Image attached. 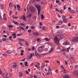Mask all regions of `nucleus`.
Returning <instances> with one entry per match:
<instances>
[{
  "instance_id": "774afa93",
  "label": "nucleus",
  "mask_w": 78,
  "mask_h": 78,
  "mask_svg": "<svg viewBox=\"0 0 78 78\" xmlns=\"http://www.w3.org/2000/svg\"><path fill=\"white\" fill-rule=\"evenodd\" d=\"M40 40V39L39 38H38L37 39V41H39Z\"/></svg>"
},
{
  "instance_id": "0eeeda50",
  "label": "nucleus",
  "mask_w": 78,
  "mask_h": 78,
  "mask_svg": "<svg viewBox=\"0 0 78 78\" xmlns=\"http://www.w3.org/2000/svg\"><path fill=\"white\" fill-rule=\"evenodd\" d=\"M58 36L59 37H60V38H61V39H64V36L62 34H60L59 35H58Z\"/></svg>"
},
{
  "instance_id": "39448f33",
  "label": "nucleus",
  "mask_w": 78,
  "mask_h": 78,
  "mask_svg": "<svg viewBox=\"0 0 78 78\" xmlns=\"http://www.w3.org/2000/svg\"><path fill=\"white\" fill-rule=\"evenodd\" d=\"M39 32H37L36 33H34L33 34V35H34V36H39Z\"/></svg>"
},
{
  "instance_id": "423d86ee",
  "label": "nucleus",
  "mask_w": 78,
  "mask_h": 78,
  "mask_svg": "<svg viewBox=\"0 0 78 78\" xmlns=\"http://www.w3.org/2000/svg\"><path fill=\"white\" fill-rule=\"evenodd\" d=\"M63 23V22L62 21H59V23L57 24V25H62Z\"/></svg>"
},
{
  "instance_id": "f03ea898",
  "label": "nucleus",
  "mask_w": 78,
  "mask_h": 78,
  "mask_svg": "<svg viewBox=\"0 0 78 78\" xmlns=\"http://www.w3.org/2000/svg\"><path fill=\"white\" fill-rule=\"evenodd\" d=\"M72 41L73 42H77L78 41V37H73L72 39Z\"/></svg>"
},
{
  "instance_id": "aec40b11",
  "label": "nucleus",
  "mask_w": 78,
  "mask_h": 78,
  "mask_svg": "<svg viewBox=\"0 0 78 78\" xmlns=\"http://www.w3.org/2000/svg\"><path fill=\"white\" fill-rule=\"evenodd\" d=\"M45 67V64H44V63H42V65L41 66V68H44Z\"/></svg>"
},
{
  "instance_id": "f3484780",
  "label": "nucleus",
  "mask_w": 78,
  "mask_h": 78,
  "mask_svg": "<svg viewBox=\"0 0 78 78\" xmlns=\"http://www.w3.org/2000/svg\"><path fill=\"white\" fill-rule=\"evenodd\" d=\"M35 56H36L37 57H39V54L37 53H35Z\"/></svg>"
},
{
  "instance_id": "9d476101",
  "label": "nucleus",
  "mask_w": 78,
  "mask_h": 78,
  "mask_svg": "<svg viewBox=\"0 0 78 78\" xmlns=\"http://www.w3.org/2000/svg\"><path fill=\"white\" fill-rule=\"evenodd\" d=\"M19 73L20 77H22L23 76V73H22V72H20Z\"/></svg>"
},
{
  "instance_id": "338daca9",
  "label": "nucleus",
  "mask_w": 78,
  "mask_h": 78,
  "mask_svg": "<svg viewBox=\"0 0 78 78\" xmlns=\"http://www.w3.org/2000/svg\"><path fill=\"white\" fill-rule=\"evenodd\" d=\"M29 28V27L28 26H27L26 27V29H28V28Z\"/></svg>"
},
{
  "instance_id": "603ef678",
  "label": "nucleus",
  "mask_w": 78,
  "mask_h": 78,
  "mask_svg": "<svg viewBox=\"0 0 78 78\" xmlns=\"http://www.w3.org/2000/svg\"><path fill=\"white\" fill-rule=\"evenodd\" d=\"M44 62H46V63H49V61H48L45 60V61H44Z\"/></svg>"
},
{
  "instance_id": "0e129e2a",
  "label": "nucleus",
  "mask_w": 78,
  "mask_h": 78,
  "mask_svg": "<svg viewBox=\"0 0 78 78\" xmlns=\"http://www.w3.org/2000/svg\"><path fill=\"white\" fill-rule=\"evenodd\" d=\"M78 65H76L75 66V67L76 69H77L78 68Z\"/></svg>"
},
{
  "instance_id": "79ce46f5",
  "label": "nucleus",
  "mask_w": 78,
  "mask_h": 78,
  "mask_svg": "<svg viewBox=\"0 0 78 78\" xmlns=\"http://www.w3.org/2000/svg\"><path fill=\"white\" fill-rule=\"evenodd\" d=\"M66 5H64V7H63L64 10H65V9H66Z\"/></svg>"
},
{
  "instance_id": "2eb2a0df",
  "label": "nucleus",
  "mask_w": 78,
  "mask_h": 78,
  "mask_svg": "<svg viewBox=\"0 0 78 78\" xmlns=\"http://www.w3.org/2000/svg\"><path fill=\"white\" fill-rule=\"evenodd\" d=\"M4 6L3 4H1V8L2 9H3V8H4Z\"/></svg>"
},
{
  "instance_id": "6e6552de",
  "label": "nucleus",
  "mask_w": 78,
  "mask_h": 78,
  "mask_svg": "<svg viewBox=\"0 0 78 78\" xmlns=\"http://www.w3.org/2000/svg\"><path fill=\"white\" fill-rule=\"evenodd\" d=\"M74 75L76 76H78V73H77V71H75Z\"/></svg>"
},
{
  "instance_id": "72a5a7b5",
  "label": "nucleus",
  "mask_w": 78,
  "mask_h": 78,
  "mask_svg": "<svg viewBox=\"0 0 78 78\" xmlns=\"http://www.w3.org/2000/svg\"><path fill=\"white\" fill-rule=\"evenodd\" d=\"M48 68H49V70H48V72H49L50 70H51V71H52V70H51L50 66H49Z\"/></svg>"
},
{
  "instance_id": "b1692460",
  "label": "nucleus",
  "mask_w": 78,
  "mask_h": 78,
  "mask_svg": "<svg viewBox=\"0 0 78 78\" xmlns=\"http://www.w3.org/2000/svg\"><path fill=\"white\" fill-rule=\"evenodd\" d=\"M53 48H52L51 49V50L49 51V53H51V52L53 51Z\"/></svg>"
},
{
  "instance_id": "6e6d98bb",
  "label": "nucleus",
  "mask_w": 78,
  "mask_h": 78,
  "mask_svg": "<svg viewBox=\"0 0 78 78\" xmlns=\"http://www.w3.org/2000/svg\"><path fill=\"white\" fill-rule=\"evenodd\" d=\"M56 11L57 12H60V11L58 10V9H55Z\"/></svg>"
},
{
  "instance_id": "a878e982",
  "label": "nucleus",
  "mask_w": 78,
  "mask_h": 78,
  "mask_svg": "<svg viewBox=\"0 0 78 78\" xmlns=\"http://www.w3.org/2000/svg\"><path fill=\"white\" fill-rule=\"evenodd\" d=\"M22 35H23V34H17V36H22Z\"/></svg>"
},
{
  "instance_id": "e2e57ef3",
  "label": "nucleus",
  "mask_w": 78,
  "mask_h": 78,
  "mask_svg": "<svg viewBox=\"0 0 78 78\" xmlns=\"http://www.w3.org/2000/svg\"><path fill=\"white\" fill-rule=\"evenodd\" d=\"M65 45H68V42H65Z\"/></svg>"
},
{
  "instance_id": "dca6fc26",
  "label": "nucleus",
  "mask_w": 78,
  "mask_h": 78,
  "mask_svg": "<svg viewBox=\"0 0 78 78\" xmlns=\"http://www.w3.org/2000/svg\"><path fill=\"white\" fill-rule=\"evenodd\" d=\"M30 57H28V58L29 59H31V58L33 57V54H30Z\"/></svg>"
},
{
  "instance_id": "c9c22d12",
  "label": "nucleus",
  "mask_w": 78,
  "mask_h": 78,
  "mask_svg": "<svg viewBox=\"0 0 78 78\" xmlns=\"http://www.w3.org/2000/svg\"><path fill=\"white\" fill-rule=\"evenodd\" d=\"M13 66L14 68H15V67L16 68V67H17V65H13Z\"/></svg>"
},
{
  "instance_id": "6ab92c4d",
  "label": "nucleus",
  "mask_w": 78,
  "mask_h": 78,
  "mask_svg": "<svg viewBox=\"0 0 78 78\" xmlns=\"http://www.w3.org/2000/svg\"><path fill=\"white\" fill-rule=\"evenodd\" d=\"M70 61H74V58H73V57H71L70 59Z\"/></svg>"
},
{
  "instance_id": "9b49d317",
  "label": "nucleus",
  "mask_w": 78,
  "mask_h": 78,
  "mask_svg": "<svg viewBox=\"0 0 78 78\" xmlns=\"http://www.w3.org/2000/svg\"><path fill=\"white\" fill-rule=\"evenodd\" d=\"M14 6V5H13V3H11V2L9 4V6H10V7H11V6H12V7H13Z\"/></svg>"
},
{
  "instance_id": "680f3d73",
  "label": "nucleus",
  "mask_w": 78,
  "mask_h": 78,
  "mask_svg": "<svg viewBox=\"0 0 78 78\" xmlns=\"http://www.w3.org/2000/svg\"><path fill=\"white\" fill-rule=\"evenodd\" d=\"M32 50L33 51H34V49H35V48H34V46H33L32 47Z\"/></svg>"
},
{
  "instance_id": "09e8293b",
  "label": "nucleus",
  "mask_w": 78,
  "mask_h": 78,
  "mask_svg": "<svg viewBox=\"0 0 78 78\" xmlns=\"http://www.w3.org/2000/svg\"><path fill=\"white\" fill-rule=\"evenodd\" d=\"M64 27H65V25H62L61 27V28H64Z\"/></svg>"
},
{
  "instance_id": "4468645a",
  "label": "nucleus",
  "mask_w": 78,
  "mask_h": 78,
  "mask_svg": "<svg viewBox=\"0 0 78 78\" xmlns=\"http://www.w3.org/2000/svg\"><path fill=\"white\" fill-rule=\"evenodd\" d=\"M67 20L66 19H63V22H64V23H67Z\"/></svg>"
},
{
  "instance_id": "052dcab7",
  "label": "nucleus",
  "mask_w": 78,
  "mask_h": 78,
  "mask_svg": "<svg viewBox=\"0 0 78 78\" xmlns=\"http://www.w3.org/2000/svg\"><path fill=\"white\" fill-rule=\"evenodd\" d=\"M0 75L2 74V70H1L0 69Z\"/></svg>"
},
{
  "instance_id": "2f4dec72",
  "label": "nucleus",
  "mask_w": 78,
  "mask_h": 78,
  "mask_svg": "<svg viewBox=\"0 0 78 78\" xmlns=\"http://www.w3.org/2000/svg\"><path fill=\"white\" fill-rule=\"evenodd\" d=\"M9 27V28H13V26L10 25H8V26Z\"/></svg>"
},
{
  "instance_id": "393cba45",
  "label": "nucleus",
  "mask_w": 78,
  "mask_h": 78,
  "mask_svg": "<svg viewBox=\"0 0 78 78\" xmlns=\"http://www.w3.org/2000/svg\"><path fill=\"white\" fill-rule=\"evenodd\" d=\"M23 19L24 20H26V17H25V15L23 16Z\"/></svg>"
},
{
  "instance_id": "49530a36",
  "label": "nucleus",
  "mask_w": 78,
  "mask_h": 78,
  "mask_svg": "<svg viewBox=\"0 0 78 78\" xmlns=\"http://www.w3.org/2000/svg\"><path fill=\"white\" fill-rule=\"evenodd\" d=\"M45 29H46V28L45 27H44L43 28L42 30H45Z\"/></svg>"
},
{
  "instance_id": "1a4fd4ad",
  "label": "nucleus",
  "mask_w": 78,
  "mask_h": 78,
  "mask_svg": "<svg viewBox=\"0 0 78 78\" xmlns=\"http://www.w3.org/2000/svg\"><path fill=\"white\" fill-rule=\"evenodd\" d=\"M32 16V15H31V14H30L28 15L27 16V18L28 19H29V18H30V17H31Z\"/></svg>"
},
{
  "instance_id": "a18cd8bd",
  "label": "nucleus",
  "mask_w": 78,
  "mask_h": 78,
  "mask_svg": "<svg viewBox=\"0 0 78 78\" xmlns=\"http://www.w3.org/2000/svg\"><path fill=\"white\" fill-rule=\"evenodd\" d=\"M61 67L62 68V69H64V67L63 65H61Z\"/></svg>"
},
{
  "instance_id": "f704fd0d",
  "label": "nucleus",
  "mask_w": 78,
  "mask_h": 78,
  "mask_svg": "<svg viewBox=\"0 0 78 78\" xmlns=\"http://www.w3.org/2000/svg\"><path fill=\"white\" fill-rule=\"evenodd\" d=\"M3 55L4 56H5V57H6L7 56V54H3Z\"/></svg>"
},
{
  "instance_id": "4d7b16f0",
  "label": "nucleus",
  "mask_w": 78,
  "mask_h": 78,
  "mask_svg": "<svg viewBox=\"0 0 78 78\" xmlns=\"http://www.w3.org/2000/svg\"><path fill=\"white\" fill-rule=\"evenodd\" d=\"M57 63H58V64H60V61H59L57 60Z\"/></svg>"
},
{
  "instance_id": "a19ab883",
  "label": "nucleus",
  "mask_w": 78,
  "mask_h": 78,
  "mask_svg": "<svg viewBox=\"0 0 78 78\" xmlns=\"http://www.w3.org/2000/svg\"><path fill=\"white\" fill-rule=\"evenodd\" d=\"M28 33H31V30H28Z\"/></svg>"
},
{
  "instance_id": "4c0bfd02",
  "label": "nucleus",
  "mask_w": 78,
  "mask_h": 78,
  "mask_svg": "<svg viewBox=\"0 0 78 78\" xmlns=\"http://www.w3.org/2000/svg\"><path fill=\"white\" fill-rule=\"evenodd\" d=\"M59 41V40L58 39V38H57V37H56L55 38V41Z\"/></svg>"
},
{
  "instance_id": "69168bd1",
  "label": "nucleus",
  "mask_w": 78,
  "mask_h": 78,
  "mask_svg": "<svg viewBox=\"0 0 78 78\" xmlns=\"http://www.w3.org/2000/svg\"><path fill=\"white\" fill-rule=\"evenodd\" d=\"M26 73H27V74H28V71L26 70Z\"/></svg>"
},
{
  "instance_id": "5fc2aeb1",
  "label": "nucleus",
  "mask_w": 78,
  "mask_h": 78,
  "mask_svg": "<svg viewBox=\"0 0 78 78\" xmlns=\"http://www.w3.org/2000/svg\"><path fill=\"white\" fill-rule=\"evenodd\" d=\"M31 28L32 29H34L35 28V27L34 26H31Z\"/></svg>"
},
{
  "instance_id": "ea45409f",
  "label": "nucleus",
  "mask_w": 78,
  "mask_h": 78,
  "mask_svg": "<svg viewBox=\"0 0 78 78\" xmlns=\"http://www.w3.org/2000/svg\"><path fill=\"white\" fill-rule=\"evenodd\" d=\"M6 39L5 38H3L2 39V41H4V42H5V41H6Z\"/></svg>"
},
{
  "instance_id": "864d4df0",
  "label": "nucleus",
  "mask_w": 78,
  "mask_h": 78,
  "mask_svg": "<svg viewBox=\"0 0 78 78\" xmlns=\"http://www.w3.org/2000/svg\"><path fill=\"white\" fill-rule=\"evenodd\" d=\"M44 40H46V41H48V38H44Z\"/></svg>"
},
{
  "instance_id": "473e14b6",
  "label": "nucleus",
  "mask_w": 78,
  "mask_h": 78,
  "mask_svg": "<svg viewBox=\"0 0 78 78\" xmlns=\"http://www.w3.org/2000/svg\"><path fill=\"white\" fill-rule=\"evenodd\" d=\"M41 72L38 73L37 74V76H41Z\"/></svg>"
},
{
  "instance_id": "13d9d810",
  "label": "nucleus",
  "mask_w": 78,
  "mask_h": 78,
  "mask_svg": "<svg viewBox=\"0 0 78 78\" xmlns=\"http://www.w3.org/2000/svg\"><path fill=\"white\" fill-rule=\"evenodd\" d=\"M65 64H67V65H68V63L67 62V61H66V60L65 61Z\"/></svg>"
},
{
  "instance_id": "58836bf2",
  "label": "nucleus",
  "mask_w": 78,
  "mask_h": 78,
  "mask_svg": "<svg viewBox=\"0 0 78 78\" xmlns=\"http://www.w3.org/2000/svg\"><path fill=\"white\" fill-rule=\"evenodd\" d=\"M56 2L57 3H59L60 2V1L59 0H56Z\"/></svg>"
},
{
  "instance_id": "a211bd4d",
  "label": "nucleus",
  "mask_w": 78,
  "mask_h": 78,
  "mask_svg": "<svg viewBox=\"0 0 78 78\" xmlns=\"http://www.w3.org/2000/svg\"><path fill=\"white\" fill-rule=\"evenodd\" d=\"M13 23H14V24H15L16 25H18V23L17 22H15L14 20H13Z\"/></svg>"
},
{
  "instance_id": "e433bc0d",
  "label": "nucleus",
  "mask_w": 78,
  "mask_h": 78,
  "mask_svg": "<svg viewBox=\"0 0 78 78\" xmlns=\"http://www.w3.org/2000/svg\"><path fill=\"white\" fill-rule=\"evenodd\" d=\"M20 41H23L24 42H25V40L23 39H20Z\"/></svg>"
},
{
  "instance_id": "de8ad7c7",
  "label": "nucleus",
  "mask_w": 78,
  "mask_h": 78,
  "mask_svg": "<svg viewBox=\"0 0 78 78\" xmlns=\"http://www.w3.org/2000/svg\"><path fill=\"white\" fill-rule=\"evenodd\" d=\"M26 45H27V46H28L29 44H28V42L27 41H26Z\"/></svg>"
},
{
  "instance_id": "20e7f679",
  "label": "nucleus",
  "mask_w": 78,
  "mask_h": 78,
  "mask_svg": "<svg viewBox=\"0 0 78 78\" xmlns=\"http://www.w3.org/2000/svg\"><path fill=\"white\" fill-rule=\"evenodd\" d=\"M29 10L31 11V12H33L35 11V9L33 7H29Z\"/></svg>"
},
{
  "instance_id": "8fccbe9b",
  "label": "nucleus",
  "mask_w": 78,
  "mask_h": 78,
  "mask_svg": "<svg viewBox=\"0 0 78 78\" xmlns=\"http://www.w3.org/2000/svg\"><path fill=\"white\" fill-rule=\"evenodd\" d=\"M19 44L21 45V46H22L23 45H22V43H21V41L19 42Z\"/></svg>"
},
{
  "instance_id": "7ed1b4c3",
  "label": "nucleus",
  "mask_w": 78,
  "mask_h": 78,
  "mask_svg": "<svg viewBox=\"0 0 78 78\" xmlns=\"http://www.w3.org/2000/svg\"><path fill=\"white\" fill-rule=\"evenodd\" d=\"M44 47V46H41V47H39L38 48V51L39 53H41V51H42L43 50V48Z\"/></svg>"
},
{
  "instance_id": "cd10ccee",
  "label": "nucleus",
  "mask_w": 78,
  "mask_h": 78,
  "mask_svg": "<svg viewBox=\"0 0 78 78\" xmlns=\"http://www.w3.org/2000/svg\"><path fill=\"white\" fill-rule=\"evenodd\" d=\"M7 53H12V51H7Z\"/></svg>"
},
{
  "instance_id": "bf43d9fd",
  "label": "nucleus",
  "mask_w": 78,
  "mask_h": 78,
  "mask_svg": "<svg viewBox=\"0 0 78 78\" xmlns=\"http://www.w3.org/2000/svg\"><path fill=\"white\" fill-rule=\"evenodd\" d=\"M39 25L40 26H42V23L41 22H40V23H39Z\"/></svg>"
},
{
  "instance_id": "c85d7f7f",
  "label": "nucleus",
  "mask_w": 78,
  "mask_h": 78,
  "mask_svg": "<svg viewBox=\"0 0 78 78\" xmlns=\"http://www.w3.org/2000/svg\"><path fill=\"white\" fill-rule=\"evenodd\" d=\"M62 18L63 19H66V16H65L64 15V16L62 15Z\"/></svg>"
},
{
  "instance_id": "c03bdc74",
  "label": "nucleus",
  "mask_w": 78,
  "mask_h": 78,
  "mask_svg": "<svg viewBox=\"0 0 78 78\" xmlns=\"http://www.w3.org/2000/svg\"><path fill=\"white\" fill-rule=\"evenodd\" d=\"M12 76V73H10L9 74V76Z\"/></svg>"
},
{
  "instance_id": "ddd939ff",
  "label": "nucleus",
  "mask_w": 78,
  "mask_h": 78,
  "mask_svg": "<svg viewBox=\"0 0 78 78\" xmlns=\"http://www.w3.org/2000/svg\"><path fill=\"white\" fill-rule=\"evenodd\" d=\"M63 78H69V76L68 75H64L63 76Z\"/></svg>"
},
{
  "instance_id": "c756f323",
  "label": "nucleus",
  "mask_w": 78,
  "mask_h": 78,
  "mask_svg": "<svg viewBox=\"0 0 78 78\" xmlns=\"http://www.w3.org/2000/svg\"><path fill=\"white\" fill-rule=\"evenodd\" d=\"M28 62H26L25 63V65L26 66H28Z\"/></svg>"
},
{
  "instance_id": "412c9836",
  "label": "nucleus",
  "mask_w": 78,
  "mask_h": 78,
  "mask_svg": "<svg viewBox=\"0 0 78 78\" xmlns=\"http://www.w3.org/2000/svg\"><path fill=\"white\" fill-rule=\"evenodd\" d=\"M44 19V15H43V14H42L41 15V19Z\"/></svg>"
},
{
  "instance_id": "5701e85b",
  "label": "nucleus",
  "mask_w": 78,
  "mask_h": 78,
  "mask_svg": "<svg viewBox=\"0 0 78 78\" xmlns=\"http://www.w3.org/2000/svg\"><path fill=\"white\" fill-rule=\"evenodd\" d=\"M16 33H15L12 34V36H13V37H16Z\"/></svg>"
},
{
  "instance_id": "7c9ffc66",
  "label": "nucleus",
  "mask_w": 78,
  "mask_h": 78,
  "mask_svg": "<svg viewBox=\"0 0 78 78\" xmlns=\"http://www.w3.org/2000/svg\"><path fill=\"white\" fill-rule=\"evenodd\" d=\"M7 18H6V17L5 16H4L3 18V20H5V21H6Z\"/></svg>"
},
{
  "instance_id": "4be33fe9",
  "label": "nucleus",
  "mask_w": 78,
  "mask_h": 78,
  "mask_svg": "<svg viewBox=\"0 0 78 78\" xmlns=\"http://www.w3.org/2000/svg\"><path fill=\"white\" fill-rule=\"evenodd\" d=\"M55 43L56 44L58 45V44H59V40L58 41H55Z\"/></svg>"
},
{
  "instance_id": "bb28decb",
  "label": "nucleus",
  "mask_w": 78,
  "mask_h": 78,
  "mask_svg": "<svg viewBox=\"0 0 78 78\" xmlns=\"http://www.w3.org/2000/svg\"><path fill=\"white\" fill-rule=\"evenodd\" d=\"M69 12L71 13H75V11L74 10H73L70 11Z\"/></svg>"
},
{
  "instance_id": "3c124183",
  "label": "nucleus",
  "mask_w": 78,
  "mask_h": 78,
  "mask_svg": "<svg viewBox=\"0 0 78 78\" xmlns=\"http://www.w3.org/2000/svg\"><path fill=\"white\" fill-rule=\"evenodd\" d=\"M68 27H71V24L70 23H69L68 24Z\"/></svg>"
},
{
  "instance_id": "f257e3e1",
  "label": "nucleus",
  "mask_w": 78,
  "mask_h": 78,
  "mask_svg": "<svg viewBox=\"0 0 78 78\" xmlns=\"http://www.w3.org/2000/svg\"><path fill=\"white\" fill-rule=\"evenodd\" d=\"M35 6L38 10V16H39L41 11V6L39 5L38 6L37 5H36Z\"/></svg>"
},
{
  "instance_id": "37998d69",
  "label": "nucleus",
  "mask_w": 78,
  "mask_h": 78,
  "mask_svg": "<svg viewBox=\"0 0 78 78\" xmlns=\"http://www.w3.org/2000/svg\"><path fill=\"white\" fill-rule=\"evenodd\" d=\"M50 8H53V5H52V4H51V5H50Z\"/></svg>"
},
{
  "instance_id": "f8f14e48",
  "label": "nucleus",
  "mask_w": 78,
  "mask_h": 78,
  "mask_svg": "<svg viewBox=\"0 0 78 78\" xmlns=\"http://www.w3.org/2000/svg\"><path fill=\"white\" fill-rule=\"evenodd\" d=\"M16 6H17L18 10H20V5H16Z\"/></svg>"
}]
</instances>
